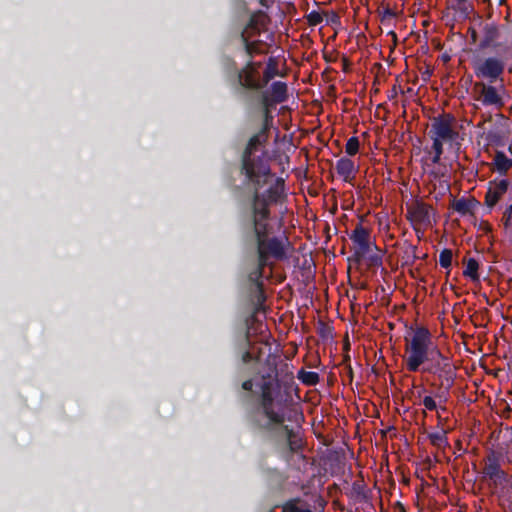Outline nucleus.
<instances>
[{
  "label": "nucleus",
  "mask_w": 512,
  "mask_h": 512,
  "mask_svg": "<svg viewBox=\"0 0 512 512\" xmlns=\"http://www.w3.org/2000/svg\"><path fill=\"white\" fill-rule=\"evenodd\" d=\"M405 351V362L410 371H417L427 361H434L439 365V359L442 358L440 351L433 345L429 332L423 328L409 334Z\"/></svg>",
  "instance_id": "1"
},
{
  "label": "nucleus",
  "mask_w": 512,
  "mask_h": 512,
  "mask_svg": "<svg viewBox=\"0 0 512 512\" xmlns=\"http://www.w3.org/2000/svg\"><path fill=\"white\" fill-rule=\"evenodd\" d=\"M431 132L433 133V148L435 156L433 162H438L442 154V143L454 141L457 133L453 129L452 120L450 118L436 119L432 124Z\"/></svg>",
  "instance_id": "2"
},
{
  "label": "nucleus",
  "mask_w": 512,
  "mask_h": 512,
  "mask_svg": "<svg viewBox=\"0 0 512 512\" xmlns=\"http://www.w3.org/2000/svg\"><path fill=\"white\" fill-rule=\"evenodd\" d=\"M266 216V208L261 207L260 210H257L255 213V232L258 236V252L260 255V258L263 259V257L266 254H271L276 257H281L284 254V247L283 244L278 240H270L268 243H265V241L262 239V229L264 226L261 224V220L265 218Z\"/></svg>",
  "instance_id": "3"
},
{
  "label": "nucleus",
  "mask_w": 512,
  "mask_h": 512,
  "mask_svg": "<svg viewBox=\"0 0 512 512\" xmlns=\"http://www.w3.org/2000/svg\"><path fill=\"white\" fill-rule=\"evenodd\" d=\"M474 69L477 77L493 82L502 74L504 64L496 58H487L477 61Z\"/></svg>",
  "instance_id": "4"
},
{
  "label": "nucleus",
  "mask_w": 512,
  "mask_h": 512,
  "mask_svg": "<svg viewBox=\"0 0 512 512\" xmlns=\"http://www.w3.org/2000/svg\"><path fill=\"white\" fill-rule=\"evenodd\" d=\"M265 140V133L264 131L259 132L258 134L254 135L250 140L246 147V150L244 152L243 156V169L246 172V175L253 179L256 176V172L254 169V163L251 160L250 156L253 153V151L257 148V146L261 145V143Z\"/></svg>",
  "instance_id": "5"
},
{
  "label": "nucleus",
  "mask_w": 512,
  "mask_h": 512,
  "mask_svg": "<svg viewBox=\"0 0 512 512\" xmlns=\"http://www.w3.org/2000/svg\"><path fill=\"white\" fill-rule=\"evenodd\" d=\"M476 88L480 94V101L483 104L495 106L503 105L502 95L495 87L479 83L476 84Z\"/></svg>",
  "instance_id": "6"
},
{
  "label": "nucleus",
  "mask_w": 512,
  "mask_h": 512,
  "mask_svg": "<svg viewBox=\"0 0 512 512\" xmlns=\"http://www.w3.org/2000/svg\"><path fill=\"white\" fill-rule=\"evenodd\" d=\"M508 189V182L506 180H500L491 182L488 187L486 194V204L489 207H493L498 200L506 193Z\"/></svg>",
  "instance_id": "7"
},
{
  "label": "nucleus",
  "mask_w": 512,
  "mask_h": 512,
  "mask_svg": "<svg viewBox=\"0 0 512 512\" xmlns=\"http://www.w3.org/2000/svg\"><path fill=\"white\" fill-rule=\"evenodd\" d=\"M413 220L420 224L430 225L433 220V209L425 204H416L415 207L410 211Z\"/></svg>",
  "instance_id": "8"
},
{
  "label": "nucleus",
  "mask_w": 512,
  "mask_h": 512,
  "mask_svg": "<svg viewBox=\"0 0 512 512\" xmlns=\"http://www.w3.org/2000/svg\"><path fill=\"white\" fill-rule=\"evenodd\" d=\"M257 71L253 65L248 66L242 73L239 75L240 82L243 86L249 88H258L261 86L259 79L257 78Z\"/></svg>",
  "instance_id": "9"
},
{
  "label": "nucleus",
  "mask_w": 512,
  "mask_h": 512,
  "mask_svg": "<svg viewBox=\"0 0 512 512\" xmlns=\"http://www.w3.org/2000/svg\"><path fill=\"white\" fill-rule=\"evenodd\" d=\"M336 170L344 179H348L353 175L355 166L350 159L342 158L337 162Z\"/></svg>",
  "instance_id": "10"
},
{
  "label": "nucleus",
  "mask_w": 512,
  "mask_h": 512,
  "mask_svg": "<svg viewBox=\"0 0 512 512\" xmlns=\"http://www.w3.org/2000/svg\"><path fill=\"white\" fill-rule=\"evenodd\" d=\"M287 87L282 82H276L272 85V100L282 102L286 98Z\"/></svg>",
  "instance_id": "11"
},
{
  "label": "nucleus",
  "mask_w": 512,
  "mask_h": 512,
  "mask_svg": "<svg viewBox=\"0 0 512 512\" xmlns=\"http://www.w3.org/2000/svg\"><path fill=\"white\" fill-rule=\"evenodd\" d=\"M478 263L474 259H469L466 263L464 274L472 279L477 278Z\"/></svg>",
  "instance_id": "12"
},
{
  "label": "nucleus",
  "mask_w": 512,
  "mask_h": 512,
  "mask_svg": "<svg viewBox=\"0 0 512 512\" xmlns=\"http://www.w3.org/2000/svg\"><path fill=\"white\" fill-rule=\"evenodd\" d=\"M359 149V141L357 138L352 137L346 143V153L349 155H354L358 152Z\"/></svg>",
  "instance_id": "13"
},
{
  "label": "nucleus",
  "mask_w": 512,
  "mask_h": 512,
  "mask_svg": "<svg viewBox=\"0 0 512 512\" xmlns=\"http://www.w3.org/2000/svg\"><path fill=\"white\" fill-rule=\"evenodd\" d=\"M439 262L441 266L445 268L449 267L452 262V252L450 250L442 251L439 257Z\"/></svg>",
  "instance_id": "14"
},
{
  "label": "nucleus",
  "mask_w": 512,
  "mask_h": 512,
  "mask_svg": "<svg viewBox=\"0 0 512 512\" xmlns=\"http://www.w3.org/2000/svg\"><path fill=\"white\" fill-rule=\"evenodd\" d=\"M495 162L500 170H506L510 166L509 161L501 154L496 155Z\"/></svg>",
  "instance_id": "15"
},
{
  "label": "nucleus",
  "mask_w": 512,
  "mask_h": 512,
  "mask_svg": "<svg viewBox=\"0 0 512 512\" xmlns=\"http://www.w3.org/2000/svg\"><path fill=\"white\" fill-rule=\"evenodd\" d=\"M423 405L428 410H434L437 408L435 400L430 396H425L423 399Z\"/></svg>",
  "instance_id": "16"
},
{
  "label": "nucleus",
  "mask_w": 512,
  "mask_h": 512,
  "mask_svg": "<svg viewBox=\"0 0 512 512\" xmlns=\"http://www.w3.org/2000/svg\"><path fill=\"white\" fill-rule=\"evenodd\" d=\"M432 442L438 446L444 443V433H435L430 436Z\"/></svg>",
  "instance_id": "17"
},
{
  "label": "nucleus",
  "mask_w": 512,
  "mask_h": 512,
  "mask_svg": "<svg viewBox=\"0 0 512 512\" xmlns=\"http://www.w3.org/2000/svg\"><path fill=\"white\" fill-rule=\"evenodd\" d=\"M455 209L460 213H467L469 211L468 204L465 201H458L455 203Z\"/></svg>",
  "instance_id": "18"
},
{
  "label": "nucleus",
  "mask_w": 512,
  "mask_h": 512,
  "mask_svg": "<svg viewBox=\"0 0 512 512\" xmlns=\"http://www.w3.org/2000/svg\"><path fill=\"white\" fill-rule=\"evenodd\" d=\"M486 473L489 474L490 476H495L497 473L496 465L493 463L488 464L486 467Z\"/></svg>",
  "instance_id": "19"
},
{
  "label": "nucleus",
  "mask_w": 512,
  "mask_h": 512,
  "mask_svg": "<svg viewBox=\"0 0 512 512\" xmlns=\"http://www.w3.org/2000/svg\"><path fill=\"white\" fill-rule=\"evenodd\" d=\"M274 69L269 65L267 67V70L265 71V82H267L269 79H271L274 76Z\"/></svg>",
  "instance_id": "20"
},
{
  "label": "nucleus",
  "mask_w": 512,
  "mask_h": 512,
  "mask_svg": "<svg viewBox=\"0 0 512 512\" xmlns=\"http://www.w3.org/2000/svg\"><path fill=\"white\" fill-rule=\"evenodd\" d=\"M284 512H310V511H301L299 508L292 507V508H285Z\"/></svg>",
  "instance_id": "21"
},
{
  "label": "nucleus",
  "mask_w": 512,
  "mask_h": 512,
  "mask_svg": "<svg viewBox=\"0 0 512 512\" xmlns=\"http://www.w3.org/2000/svg\"><path fill=\"white\" fill-rule=\"evenodd\" d=\"M243 388H244L245 390H249V389H251V388H252V382H251V381H245V382L243 383Z\"/></svg>",
  "instance_id": "22"
},
{
  "label": "nucleus",
  "mask_w": 512,
  "mask_h": 512,
  "mask_svg": "<svg viewBox=\"0 0 512 512\" xmlns=\"http://www.w3.org/2000/svg\"><path fill=\"white\" fill-rule=\"evenodd\" d=\"M505 215L508 219L512 217V205L507 208Z\"/></svg>",
  "instance_id": "23"
},
{
  "label": "nucleus",
  "mask_w": 512,
  "mask_h": 512,
  "mask_svg": "<svg viewBox=\"0 0 512 512\" xmlns=\"http://www.w3.org/2000/svg\"><path fill=\"white\" fill-rule=\"evenodd\" d=\"M308 377L309 379H307V381L313 383L316 378V375L313 373H309Z\"/></svg>",
  "instance_id": "24"
}]
</instances>
